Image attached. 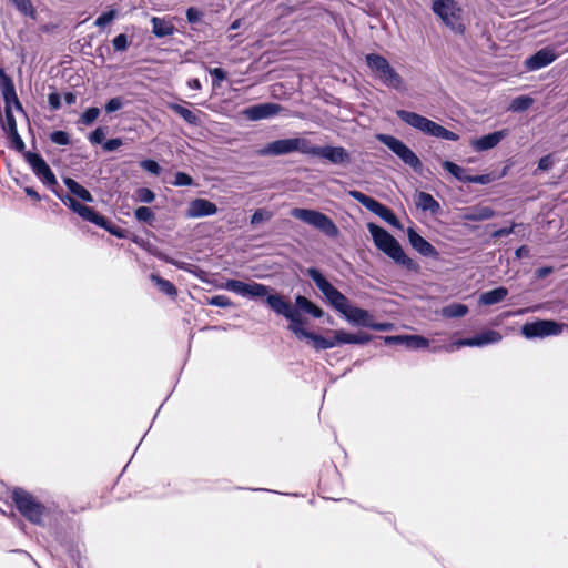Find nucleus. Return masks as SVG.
I'll list each match as a JSON object with an SVG mask.
<instances>
[{
	"label": "nucleus",
	"mask_w": 568,
	"mask_h": 568,
	"mask_svg": "<svg viewBox=\"0 0 568 568\" xmlns=\"http://www.w3.org/2000/svg\"><path fill=\"white\" fill-rule=\"evenodd\" d=\"M307 275L313 280L328 303L352 325L369 328L373 315L361 307L353 306L348 298L333 286L315 267L307 270Z\"/></svg>",
	"instance_id": "f257e3e1"
},
{
	"label": "nucleus",
	"mask_w": 568,
	"mask_h": 568,
	"mask_svg": "<svg viewBox=\"0 0 568 568\" xmlns=\"http://www.w3.org/2000/svg\"><path fill=\"white\" fill-rule=\"evenodd\" d=\"M223 288L242 297H266V303L272 311L284 317H291L292 311L294 310L288 301L284 300V297L278 294H270V288L261 283H245L239 280H227Z\"/></svg>",
	"instance_id": "f03ea898"
},
{
	"label": "nucleus",
	"mask_w": 568,
	"mask_h": 568,
	"mask_svg": "<svg viewBox=\"0 0 568 568\" xmlns=\"http://www.w3.org/2000/svg\"><path fill=\"white\" fill-rule=\"evenodd\" d=\"M367 230L379 251L408 271L419 272V265L405 254L399 242L389 232L372 222L367 224Z\"/></svg>",
	"instance_id": "7ed1b4c3"
},
{
	"label": "nucleus",
	"mask_w": 568,
	"mask_h": 568,
	"mask_svg": "<svg viewBox=\"0 0 568 568\" xmlns=\"http://www.w3.org/2000/svg\"><path fill=\"white\" fill-rule=\"evenodd\" d=\"M396 114L407 125L423 132L424 134L444 139L447 141H457L459 139V135L456 134L455 132L445 129L440 124L418 113L406 110H398Z\"/></svg>",
	"instance_id": "20e7f679"
},
{
	"label": "nucleus",
	"mask_w": 568,
	"mask_h": 568,
	"mask_svg": "<svg viewBox=\"0 0 568 568\" xmlns=\"http://www.w3.org/2000/svg\"><path fill=\"white\" fill-rule=\"evenodd\" d=\"M365 60L375 78L384 85L398 91L405 90L403 78L384 57L376 53H369L365 57Z\"/></svg>",
	"instance_id": "39448f33"
},
{
	"label": "nucleus",
	"mask_w": 568,
	"mask_h": 568,
	"mask_svg": "<svg viewBox=\"0 0 568 568\" xmlns=\"http://www.w3.org/2000/svg\"><path fill=\"white\" fill-rule=\"evenodd\" d=\"M291 215L317 230L328 237H337L339 230L331 217L324 213L311 209H293Z\"/></svg>",
	"instance_id": "423d86ee"
},
{
	"label": "nucleus",
	"mask_w": 568,
	"mask_h": 568,
	"mask_svg": "<svg viewBox=\"0 0 568 568\" xmlns=\"http://www.w3.org/2000/svg\"><path fill=\"white\" fill-rule=\"evenodd\" d=\"M432 10L450 30L456 33H464L463 10L455 0H435Z\"/></svg>",
	"instance_id": "0eeeda50"
},
{
	"label": "nucleus",
	"mask_w": 568,
	"mask_h": 568,
	"mask_svg": "<svg viewBox=\"0 0 568 568\" xmlns=\"http://www.w3.org/2000/svg\"><path fill=\"white\" fill-rule=\"evenodd\" d=\"M13 501L18 510L31 523L40 524L44 507L32 495L21 488L12 491Z\"/></svg>",
	"instance_id": "6e6552de"
},
{
	"label": "nucleus",
	"mask_w": 568,
	"mask_h": 568,
	"mask_svg": "<svg viewBox=\"0 0 568 568\" xmlns=\"http://www.w3.org/2000/svg\"><path fill=\"white\" fill-rule=\"evenodd\" d=\"M376 139L385 144L394 154H396L406 165L418 172L422 169L419 158L399 139L389 134H377Z\"/></svg>",
	"instance_id": "1a4fd4ad"
},
{
	"label": "nucleus",
	"mask_w": 568,
	"mask_h": 568,
	"mask_svg": "<svg viewBox=\"0 0 568 568\" xmlns=\"http://www.w3.org/2000/svg\"><path fill=\"white\" fill-rule=\"evenodd\" d=\"M348 195L361 203L368 211L387 222L394 227H400L399 221L396 215L384 204L379 203L375 199L356 190L348 191Z\"/></svg>",
	"instance_id": "9d476101"
},
{
	"label": "nucleus",
	"mask_w": 568,
	"mask_h": 568,
	"mask_svg": "<svg viewBox=\"0 0 568 568\" xmlns=\"http://www.w3.org/2000/svg\"><path fill=\"white\" fill-rule=\"evenodd\" d=\"M503 336L499 332L494 329H487L481 332L480 334L470 337V338H463L458 339L449 345L433 348V352H437L440 349H445L446 352H453L455 349H458L464 346L468 347H483L490 344H497L501 341Z\"/></svg>",
	"instance_id": "9b49d317"
},
{
	"label": "nucleus",
	"mask_w": 568,
	"mask_h": 568,
	"mask_svg": "<svg viewBox=\"0 0 568 568\" xmlns=\"http://www.w3.org/2000/svg\"><path fill=\"white\" fill-rule=\"evenodd\" d=\"M58 196L64 205L70 207L84 221L91 222L100 227H106V220L102 215H99L93 209L79 203L70 195L58 194Z\"/></svg>",
	"instance_id": "f8f14e48"
},
{
	"label": "nucleus",
	"mask_w": 568,
	"mask_h": 568,
	"mask_svg": "<svg viewBox=\"0 0 568 568\" xmlns=\"http://www.w3.org/2000/svg\"><path fill=\"white\" fill-rule=\"evenodd\" d=\"M561 332V325L554 321H537L526 323L521 327V333L526 338L547 337L558 335Z\"/></svg>",
	"instance_id": "ddd939ff"
},
{
	"label": "nucleus",
	"mask_w": 568,
	"mask_h": 568,
	"mask_svg": "<svg viewBox=\"0 0 568 568\" xmlns=\"http://www.w3.org/2000/svg\"><path fill=\"white\" fill-rule=\"evenodd\" d=\"M26 160L30 165L32 172L37 175L39 180H41L45 185L53 186L57 184V179L48 163L44 159L33 152H28L26 154Z\"/></svg>",
	"instance_id": "4468645a"
},
{
	"label": "nucleus",
	"mask_w": 568,
	"mask_h": 568,
	"mask_svg": "<svg viewBox=\"0 0 568 568\" xmlns=\"http://www.w3.org/2000/svg\"><path fill=\"white\" fill-rule=\"evenodd\" d=\"M558 58L556 50L551 47H546L538 50L535 54L525 60V68L527 71H537L548 67Z\"/></svg>",
	"instance_id": "2eb2a0df"
},
{
	"label": "nucleus",
	"mask_w": 568,
	"mask_h": 568,
	"mask_svg": "<svg viewBox=\"0 0 568 568\" xmlns=\"http://www.w3.org/2000/svg\"><path fill=\"white\" fill-rule=\"evenodd\" d=\"M507 135V130L495 131L480 138L473 139L470 141V146L477 152L488 151L497 146Z\"/></svg>",
	"instance_id": "dca6fc26"
},
{
	"label": "nucleus",
	"mask_w": 568,
	"mask_h": 568,
	"mask_svg": "<svg viewBox=\"0 0 568 568\" xmlns=\"http://www.w3.org/2000/svg\"><path fill=\"white\" fill-rule=\"evenodd\" d=\"M383 339L385 344L404 345L410 349L426 348L429 345L428 339L419 335L385 336Z\"/></svg>",
	"instance_id": "f3484780"
},
{
	"label": "nucleus",
	"mask_w": 568,
	"mask_h": 568,
	"mask_svg": "<svg viewBox=\"0 0 568 568\" xmlns=\"http://www.w3.org/2000/svg\"><path fill=\"white\" fill-rule=\"evenodd\" d=\"M281 106L276 103H261L243 110V114L251 121H258L276 115Z\"/></svg>",
	"instance_id": "a211bd4d"
},
{
	"label": "nucleus",
	"mask_w": 568,
	"mask_h": 568,
	"mask_svg": "<svg viewBox=\"0 0 568 568\" xmlns=\"http://www.w3.org/2000/svg\"><path fill=\"white\" fill-rule=\"evenodd\" d=\"M407 237L409 244L414 250H416L420 255L426 257H438L437 250L423 236H420L414 229L409 227L407 230Z\"/></svg>",
	"instance_id": "6ab92c4d"
},
{
	"label": "nucleus",
	"mask_w": 568,
	"mask_h": 568,
	"mask_svg": "<svg viewBox=\"0 0 568 568\" xmlns=\"http://www.w3.org/2000/svg\"><path fill=\"white\" fill-rule=\"evenodd\" d=\"M217 212V206L205 199H195L190 202L186 216L190 219H199L204 216L214 215Z\"/></svg>",
	"instance_id": "aec40b11"
},
{
	"label": "nucleus",
	"mask_w": 568,
	"mask_h": 568,
	"mask_svg": "<svg viewBox=\"0 0 568 568\" xmlns=\"http://www.w3.org/2000/svg\"><path fill=\"white\" fill-rule=\"evenodd\" d=\"M293 139H282L267 143L256 151L260 156H277L293 152Z\"/></svg>",
	"instance_id": "412c9836"
},
{
	"label": "nucleus",
	"mask_w": 568,
	"mask_h": 568,
	"mask_svg": "<svg viewBox=\"0 0 568 568\" xmlns=\"http://www.w3.org/2000/svg\"><path fill=\"white\" fill-rule=\"evenodd\" d=\"M333 164H341L349 161V154L343 146H320L318 156Z\"/></svg>",
	"instance_id": "4be33fe9"
},
{
	"label": "nucleus",
	"mask_w": 568,
	"mask_h": 568,
	"mask_svg": "<svg viewBox=\"0 0 568 568\" xmlns=\"http://www.w3.org/2000/svg\"><path fill=\"white\" fill-rule=\"evenodd\" d=\"M496 215L495 211L489 206H474L468 209L463 214V220L465 221H471V222H480L485 220H489Z\"/></svg>",
	"instance_id": "5701e85b"
},
{
	"label": "nucleus",
	"mask_w": 568,
	"mask_h": 568,
	"mask_svg": "<svg viewBox=\"0 0 568 568\" xmlns=\"http://www.w3.org/2000/svg\"><path fill=\"white\" fill-rule=\"evenodd\" d=\"M306 339H308L312 343L313 347L316 351L329 349L338 346L337 331L334 332V336L332 338L323 337L311 332Z\"/></svg>",
	"instance_id": "b1692460"
},
{
	"label": "nucleus",
	"mask_w": 568,
	"mask_h": 568,
	"mask_svg": "<svg viewBox=\"0 0 568 568\" xmlns=\"http://www.w3.org/2000/svg\"><path fill=\"white\" fill-rule=\"evenodd\" d=\"M1 92L6 102V108H9L11 103H14L17 109L22 110V105L17 97L14 85L12 81L7 77H3V81L1 83Z\"/></svg>",
	"instance_id": "393cba45"
},
{
	"label": "nucleus",
	"mask_w": 568,
	"mask_h": 568,
	"mask_svg": "<svg viewBox=\"0 0 568 568\" xmlns=\"http://www.w3.org/2000/svg\"><path fill=\"white\" fill-rule=\"evenodd\" d=\"M372 339L371 335L365 333L352 334L344 329H337V342L342 344H367Z\"/></svg>",
	"instance_id": "a878e982"
},
{
	"label": "nucleus",
	"mask_w": 568,
	"mask_h": 568,
	"mask_svg": "<svg viewBox=\"0 0 568 568\" xmlns=\"http://www.w3.org/2000/svg\"><path fill=\"white\" fill-rule=\"evenodd\" d=\"M63 182L71 194L79 197L83 202H88V203L93 202V196L91 195V193L84 186H82L80 183H78L75 180H73L71 178H64Z\"/></svg>",
	"instance_id": "bb28decb"
},
{
	"label": "nucleus",
	"mask_w": 568,
	"mask_h": 568,
	"mask_svg": "<svg viewBox=\"0 0 568 568\" xmlns=\"http://www.w3.org/2000/svg\"><path fill=\"white\" fill-rule=\"evenodd\" d=\"M153 33L158 38H163L168 36H172L175 31V27L172 22L166 21L165 19L153 17L151 19Z\"/></svg>",
	"instance_id": "cd10ccee"
},
{
	"label": "nucleus",
	"mask_w": 568,
	"mask_h": 568,
	"mask_svg": "<svg viewBox=\"0 0 568 568\" xmlns=\"http://www.w3.org/2000/svg\"><path fill=\"white\" fill-rule=\"evenodd\" d=\"M508 295V290L500 286L487 291L479 296V303L483 305H494L501 302Z\"/></svg>",
	"instance_id": "c85d7f7f"
},
{
	"label": "nucleus",
	"mask_w": 568,
	"mask_h": 568,
	"mask_svg": "<svg viewBox=\"0 0 568 568\" xmlns=\"http://www.w3.org/2000/svg\"><path fill=\"white\" fill-rule=\"evenodd\" d=\"M290 321L288 329L298 338L306 339L311 332L303 328V321L296 310L292 311L291 317H286Z\"/></svg>",
	"instance_id": "c756f323"
},
{
	"label": "nucleus",
	"mask_w": 568,
	"mask_h": 568,
	"mask_svg": "<svg viewBox=\"0 0 568 568\" xmlns=\"http://www.w3.org/2000/svg\"><path fill=\"white\" fill-rule=\"evenodd\" d=\"M3 129L19 146H23V141L18 133L16 119L9 108H6Z\"/></svg>",
	"instance_id": "7c9ffc66"
},
{
	"label": "nucleus",
	"mask_w": 568,
	"mask_h": 568,
	"mask_svg": "<svg viewBox=\"0 0 568 568\" xmlns=\"http://www.w3.org/2000/svg\"><path fill=\"white\" fill-rule=\"evenodd\" d=\"M293 152L297 151L305 155L318 156L320 146L312 145L303 138H293Z\"/></svg>",
	"instance_id": "2f4dec72"
},
{
	"label": "nucleus",
	"mask_w": 568,
	"mask_h": 568,
	"mask_svg": "<svg viewBox=\"0 0 568 568\" xmlns=\"http://www.w3.org/2000/svg\"><path fill=\"white\" fill-rule=\"evenodd\" d=\"M416 204L423 211L436 212L439 210V203L426 192H419L417 194Z\"/></svg>",
	"instance_id": "473e14b6"
},
{
	"label": "nucleus",
	"mask_w": 568,
	"mask_h": 568,
	"mask_svg": "<svg viewBox=\"0 0 568 568\" xmlns=\"http://www.w3.org/2000/svg\"><path fill=\"white\" fill-rule=\"evenodd\" d=\"M295 304L301 311L311 314L315 318H320L323 315V311L315 304H313L310 300H307L305 296H296Z\"/></svg>",
	"instance_id": "72a5a7b5"
},
{
	"label": "nucleus",
	"mask_w": 568,
	"mask_h": 568,
	"mask_svg": "<svg viewBox=\"0 0 568 568\" xmlns=\"http://www.w3.org/2000/svg\"><path fill=\"white\" fill-rule=\"evenodd\" d=\"M169 108L172 111H174L175 113H178L186 123H189L191 125L199 124L200 120H199L197 115L190 109L184 108L183 105L178 104V103H170Z\"/></svg>",
	"instance_id": "f704fd0d"
},
{
	"label": "nucleus",
	"mask_w": 568,
	"mask_h": 568,
	"mask_svg": "<svg viewBox=\"0 0 568 568\" xmlns=\"http://www.w3.org/2000/svg\"><path fill=\"white\" fill-rule=\"evenodd\" d=\"M468 313V307L465 304L453 303L442 310V314L448 318L463 317Z\"/></svg>",
	"instance_id": "c9c22d12"
},
{
	"label": "nucleus",
	"mask_w": 568,
	"mask_h": 568,
	"mask_svg": "<svg viewBox=\"0 0 568 568\" xmlns=\"http://www.w3.org/2000/svg\"><path fill=\"white\" fill-rule=\"evenodd\" d=\"M150 278L164 294L171 297L176 296L178 291L170 281L164 280L156 274H151Z\"/></svg>",
	"instance_id": "e433bc0d"
},
{
	"label": "nucleus",
	"mask_w": 568,
	"mask_h": 568,
	"mask_svg": "<svg viewBox=\"0 0 568 568\" xmlns=\"http://www.w3.org/2000/svg\"><path fill=\"white\" fill-rule=\"evenodd\" d=\"M443 168L458 181L467 183L468 175L462 166L452 161L445 160L443 162Z\"/></svg>",
	"instance_id": "4c0bfd02"
},
{
	"label": "nucleus",
	"mask_w": 568,
	"mask_h": 568,
	"mask_svg": "<svg viewBox=\"0 0 568 568\" xmlns=\"http://www.w3.org/2000/svg\"><path fill=\"white\" fill-rule=\"evenodd\" d=\"M138 221L152 224L155 220L153 211L148 206H140L134 211Z\"/></svg>",
	"instance_id": "58836bf2"
},
{
	"label": "nucleus",
	"mask_w": 568,
	"mask_h": 568,
	"mask_svg": "<svg viewBox=\"0 0 568 568\" xmlns=\"http://www.w3.org/2000/svg\"><path fill=\"white\" fill-rule=\"evenodd\" d=\"M532 102L534 100L528 95L518 97L511 101L510 110L517 112L525 111L532 104Z\"/></svg>",
	"instance_id": "ea45409f"
},
{
	"label": "nucleus",
	"mask_w": 568,
	"mask_h": 568,
	"mask_svg": "<svg viewBox=\"0 0 568 568\" xmlns=\"http://www.w3.org/2000/svg\"><path fill=\"white\" fill-rule=\"evenodd\" d=\"M134 200L140 203H152L155 200V194L148 187H140L134 193Z\"/></svg>",
	"instance_id": "a19ab883"
},
{
	"label": "nucleus",
	"mask_w": 568,
	"mask_h": 568,
	"mask_svg": "<svg viewBox=\"0 0 568 568\" xmlns=\"http://www.w3.org/2000/svg\"><path fill=\"white\" fill-rule=\"evenodd\" d=\"M16 8L23 13L24 16H29L31 18H36V10L30 0H11Z\"/></svg>",
	"instance_id": "79ce46f5"
},
{
	"label": "nucleus",
	"mask_w": 568,
	"mask_h": 568,
	"mask_svg": "<svg viewBox=\"0 0 568 568\" xmlns=\"http://www.w3.org/2000/svg\"><path fill=\"white\" fill-rule=\"evenodd\" d=\"M100 115V109L92 106L87 109L80 116V123L90 125L92 124Z\"/></svg>",
	"instance_id": "37998d69"
},
{
	"label": "nucleus",
	"mask_w": 568,
	"mask_h": 568,
	"mask_svg": "<svg viewBox=\"0 0 568 568\" xmlns=\"http://www.w3.org/2000/svg\"><path fill=\"white\" fill-rule=\"evenodd\" d=\"M116 14H118V12L115 9H111L106 12H103L101 16H99L95 19L94 26H97L99 28H104L105 26H108L115 19Z\"/></svg>",
	"instance_id": "c03bdc74"
},
{
	"label": "nucleus",
	"mask_w": 568,
	"mask_h": 568,
	"mask_svg": "<svg viewBox=\"0 0 568 568\" xmlns=\"http://www.w3.org/2000/svg\"><path fill=\"white\" fill-rule=\"evenodd\" d=\"M272 217V213L265 209L256 210L251 216V224L257 225L264 221H268Z\"/></svg>",
	"instance_id": "a18cd8bd"
},
{
	"label": "nucleus",
	"mask_w": 568,
	"mask_h": 568,
	"mask_svg": "<svg viewBox=\"0 0 568 568\" xmlns=\"http://www.w3.org/2000/svg\"><path fill=\"white\" fill-rule=\"evenodd\" d=\"M207 304L209 305H213V306H217V307H223V308L233 306L232 301L226 295H215V296H212L207 301Z\"/></svg>",
	"instance_id": "49530a36"
},
{
	"label": "nucleus",
	"mask_w": 568,
	"mask_h": 568,
	"mask_svg": "<svg viewBox=\"0 0 568 568\" xmlns=\"http://www.w3.org/2000/svg\"><path fill=\"white\" fill-rule=\"evenodd\" d=\"M140 166L146 172L159 175L161 173V166L152 159H146L140 162Z\"/></svg>",
	"instance_id": "de8ad7c7"
},
{
	"label": "nucleus",
	"mask_w": 568,
	"mask_h": 568,
	"mask_svg": "<svg viewBox=\"0 0 568 568\" xmlns=\"http://www.w3.org/2000/svg\"><path fill=\"white\" fill-rule=\"evenodd\" d=\"M50 140L58 145H68L70 143V136L64 131H54L50 134Z\"/></svg>",
	"instance_id": "09e8293b"
},
{
	"label": "nucleus",
	"mask_w": 568,
	"mask_h": 568,
	"mask_svg": "<svg viewBox=\"0 0 568 568\" xmlns=\"http://www.w3.org/2000/svg\"><path fill=\"white\" fill-rule=\"evenodd\" d=\"M496 180L494 174L468 175L467 183L488 184Z\"/></svg>",
	"instance_id": "8fccbe9b"
},
{
	"label": "nucleus",
	"mask_w": 568,
	"mask_h": 568,
	"mask_svg": "<svg viewBox=\"0 0 568 568\" xmlns=\"http://www.w3.org/2000/svg\"><path fill=\"white\" fill-rule=\"evenodd\" d=\"M112 45L115 51H125L129 47V40H128L126 34H124V33L118 34L112 40Z\"/></svg>",
	"instance_id": "3c124183"
},
{
	"label": "nucleus",
	"mask_w": 568,
	"mask_h": 568,
	"mask_svg": "<svg viewBox=\"0 0 568 568\" xmlns=\"http://www.w3.org/2000/svg\"><path fill=\"white\" fill-rule=\"evenodd\" d=\"M193 184V179L184 172H178L175 174V179L173 181V185L175 186H190Z\"/></svg>",
	"instance_id": "603ef678"
},
{
	"label": "nucleus",
	"mask_w": 568,
	"mask_h": 568,
	"mask_svg": "<svg viewBox=\"0 0 568 568\" xmlns=\"http://www.w3.org/2000/svg\"><path fill=\"white\" fill-rule=\"evenodd\" d=\"M123 106V99L120 97L110 99L105 104V111L108 113L115 112Z\"/></svg>",
	"instance_id": "864d4df0"
},
{
	"label": "nucleus",
	"mask_w": 568,
	"mask_h": 568,
	"mask_svg": "<svg viewBox=\"0 0 568 568\" xmlns=\"http://www.w3.org/2000/svg\"><path fill=\"white\" fill-rule=\"evenodd\" d=\"M104 138H105L104 129L103 128H97L89 135V141L92 144H100V143L103 142Z\"/></svg>",
	"instance_id": "5fc2aeb1"
},
{
	"label": "nucleus",
	"mask_w": 568,
	"mask_h": 568,
	"mask_svg": "<svg viewBox=\"0 0 568 568\" xmlns=\"http://www.w3.org/2000/svg\"><path fill=\"white\" fill-rule=\"evenodd\" d=\"M210 74L213 78V84L219 85L226 79V72L221 68H214L210 70Z\"/></svg>",
	"instance_id": "6e6d98bb"
},
{
	"label": "nucleus",
	"mask_w": 568,
	"mask_h": 568,
	"mask_svg": "<svg viewBox=\"0 0 568 568\" xmlns=\"http://www.w3.org/2000/svg\"><path fill=\"white\" fill-rule=\"evenodd\" d=\"M122 144H123L122 139L114 138V139H110V140L105 141L103 143V149L106 152H112V151H115L116 149H119Z\"/></svg>",
	"instance_id": "4d7b16f0"
},
{
	"label": "nucleus",
	"mask_w": 568,
	"mask_h": 568,
	"mask_svg": "<svg viewBox=\"0 0 568 568\" xmlns=\"http://www.w3.org/2000/svg\"><path fill=\"white\" fill-rule=\"evenodd\" d=\"M202 12L194 8V7H190L187 10H186V19L190 23H196L200 21V19L202 18Z\"/></svg>",
	"instance_id": "13d9d810"
},
{
	"label": "nucleus",
	"mask_w": 568,
	"mask_h": 568,
	"mask_svg": "<svg viewBox=\"0 0 568 568\" xmlns=\"http://www.w3.org/2000/svg\"><path fill=\"white\" fill-rule=\"evenodd\" d=\"M517 226H518V224L511 223V225L509 227H501V229H498V230L494 231L491 233V236L494 239L507 236V235L511 234Z\"/></svg>",
	"instance_id": "bf43d9fd"
},
{
	"label": "nucleus",
	"mask_w": 568,
	"mask_h": 568,
	"mask_svg": "<svg viewBox=\"0 0 568 568\" xmlns=\"http://www.w3.org/2000/svg\"><path fill=\"white\" fill-rule=\"evenodd\" d=\"M554 165V159L550 154L540 158L538 162V170L548 171Z\"/></svg>",
	"instance_id": "052dcab7"
},
{
	"label": "nucleus",
	"mask_w": 568,
	"mask_h": 568,
	"mask_svg": "<svg viewBox=\"0 0 568 568\" xmlns=\"http://www.w3.org/2000/svg\"><path fill=\"white\" fill-rule=\"evenodd\" d=\"M48 102L52 110H58L61 106V97L58 92L53 91L48 95Z\"/></svg>",
	"instance_id": "680f3d73"
},
{
	"label": "nucleus",
	"mask_w": 568,
	"mask_h": 568,
	"mask_svg": "<svg viewBox=\"0 0 568 568\" xmlns=\"http://www.w3.org/2000/svg\"><path fill=\"white\" fill-rule=\"evenodd\" d=\"M369 328L374 329V331H378V332H388V331H392L394 328V324H392L389 322L375 323L373 321V323H372Z\"/></svg>",
	"instance_id": "e2e57ef3"
},
{
	"label": "nucleus",
	"mask_w": 568,
	"mask_h": 568,
	"mask_svg": "<svg viewBox=\"0 0 568 568\" xmlns=\"http://www.w3.org/2000/svg\"><path fill=\"white\" fill-rule=\"evenodd\" d=\"M164 260H165V262L176 266L180 270L190 271L187 263L175 261V260L169 258V257H165Z\"/></svg>",
	"instance_id": "0e129e2a"
},
{
	"label": "nucleus",
	"mask_w": 568,
	"mask_h": 568,
	"mask_svg": "<svg viewBox=\"0 0 568 568\" xmlns=\"http://www.w3.org/2000/svg\"><path fill=\"white\" fill-rule=\"evenodd\" d=\"M63 99H64V102H65L68 105H71V104H74V103H75V101H77V95H75L73 92H67V93H64Z\"/></svg>",
	"instance_id": "69168bd1"
},
{
	"label": "nucleus",
	"mask_w": 568,
	"mask_h": 568,
	"mask_svg": "<svg viewBox=\"0 0 568 568\" xmlns=\"http://www.w3.org/2000/svg\"><path fill=\"white\" fill-rule=\"evenodd\" d=\"M187 87L191 89V90H201L202 85H201V82L199 79H190L187 81Z\"/></svg>",
	"instance_id": "338daca9"
},
{
	"label": "nucleus",
	"mask_w": 568,
	"mask_h": 568,
	"mask_svg": "<svg viewBox=\"0 0 568 568\" xmlns=\"http://www.w3.org/2000/svg\"><path fill=\"white\" fill-rule=\"evenodd\" d=\"M552 272V268L549 266L541 267L537 271V276L542 278L549 275Z\"/></svg>",
	"instance_id": "774afa93"
}]
</instances>
